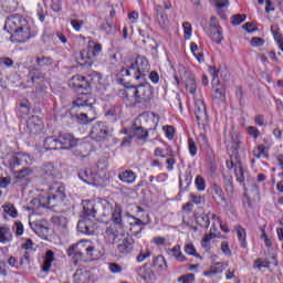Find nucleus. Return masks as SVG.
<instances>
[{"instance_id":"obj_25","label":"nucleus","mask_w":283,"mask_h":283,"mask_svg":"<svg viewBox=\"0 0 283 283\" xmlns=\"http://www.w3.org/2000/svg\"><path fill=\"white\" fill-rule=\"evenodd\" d=\"M252 156L256 160H269L271 156L269 155V147L264 144H259L252 149Z\"/></svg>"},{"instance_id":"obj_21","label":"nucleus","mask_w":283,"mask_h":283,"mask_svg":"<svg viewBox=\"0 0 283 283\" xmlns=\"http://www.w3.org/2000/svg\"><path fill=\"white\" fill-rule=\"evenodd\" d=\"M75 62L82 67H92L94 60L87 50H82L78 53H75Z\"/></svg>"},{"instance_id":"obj_38","label":"nucleus","mask_w":283,"mask_h":283,"mask_svg":"<svg viewBox=\"0 0 283 283\" xmlns=\"http://www.w3.org/2000/svg\"><path fill=\"white\" fill-rule=\"evenodd\" d=\"M196 222L202 229H209V227H211L209 212L208 213H201L198 217H196Z\"/></svg>"},{"instance_id":"obj_29","label":"nucleus","mask_w":283,"mask_h":283,"mask_svg":"<svg viewBox=\"0 0 283 283\" xmlns=\"http://www.w3.org/2000/svg\"><path fill=\"white\" fill-rule=\"evenodd\" d=\"M117 178L118 180H120V182H124L125 185H134V182H136L138 178V175H136L134 170H124L118 174Z\"/></svg>"},{"instance_id":"obj_51","label":"nucleus","mask_w":283,"mask_h":283,"mask_svg":"<svg viewBox=\"0 0 283 283\" xmlns=\"http://www.w3.org/2000/svg\"><path fill=\"white\" fill-rule=\"evenodd\" d=\"M188 151L192 158H196L198 155V146L196 145V140L193 138H188Z\"/></svg>"},{"instance_id":"obj_22","label":"nucleus","mask_w":283,"mask_h":283,"mask_svg":"<svg viewBox=\"0 0 283 283\" xmlns=\"http://www.w3.org/2000/svg\"><path fill=\"white\" fill-rule=\"evenodd\" d=\"M45 81V73L41 71L39 67H33L29 70V73L27 75V82L32 83L34 85L35 83H43Z\"/></svg>"},{"instance_id":"obj_34","label":"nucleus","mask_w":283,"mask_h":283,"mask_svg":"<svg viewBox=\"0 0 283 283\" xmlns=\"http://www.w3.org/2000/svg\"><path fill=\"white\" fill-rule=\"evenodd\" d=\"M35 64L38 65V67H52V65H54V59L52 56H45V55H41V56H35Z\"/></svg>"},{"instance_id":"obj_62","label":"nucleus","mask_w":283,"mask_h":283,"mask_svg":"<svg viewBox=\"0 0 283 283\" xmlns=\"http://www.w3.org/2000/svg\"><path fill=\"white\" fill-rule=\"evenodd\" d=\"M247 21V14H235L232 17L231 23L232 25H241Z\"/></svg>"},{"instance_id":"obj_3","label":"nucleus","mask_w":283,"mask_h":283,"mask_svg":"<svg viewBox=\"0 0 283 283\" xmlns=\"http://www.w3.org/2000/svg\"><path fill=\"white\" fill-rule=\"evenodd\" d=\"M151 70L149 60L138 55L135 62L126 69H120L117 74V81L122 85H129V81H145L148 72Z\"/></svg>"},{"instance_id":"obj_63","label":"nucleus","mask_w":283,"mask_h":283,"mask_svg":"<svg viewBox=\"0 0 283 283\" xmlns=\"http://www.w3.org/2000/svg\"><path fill=\"white\" fill-rule=\"evenodd\" d=\"M247 132H248L249 136H251V138H253L254 140H258V138H260V129H258V127L248 126Z\"/></svg>"},{"instance_id":"obj_2","label":"nucleus","mask_w":283,"mask_h":283,"mask_svg":"<svg viewBox=\"0 0 283 283\" xmlns=\"http://www.w3.org/2000/svg\"><path fill=\"white\" fill-rule=\"evenodd\" d=\"M4 30L11 34L12 43H28L32 39L30 22L22 14L15 13L7 18Z\"/></svg>"},{"instance_id":"obj_19","label":"nucleus","mask_w":283,"mask_h":283,"mask_svg":"<svg viewBox=\"0 0 283 283\" xmlns=\"http://www.w3.org/2000/svg\"><path fill=\"white\" fill-rule=\"evenodd\" d=\"M107 134V126L103 122H97L91 129V136L98 142L104 140Z\"/></svg>"},{"instance_id":"obj_54","label":"nucleus","mask_w":283,"mask_h":283,"mask_svg":"<svg viewBox=\"0 0 283 283\" xmlns=\"http://www.w3.org/2000/svg\"><path fill=\"white\" fill-rule=\"evenodd\" d=\"M177 282L179 283H195L196 282V274L188 273L184 274L180 277L177 279Z\"/></svg>"},{"instance_id":"obj_43","label":"nucleus","mask_w":283,"mask_h":283,"mask_svg":"<svg viewBox=\"0 0 283 283\" xmlns=\"http://www.w3.org/2000/svg\"><path fill=\"white\" fill-rule=\"evenodd\" d=\"M2 209L7 216H10V218H18L19 211L17 210V207H14L13 203H6L2 206Z\"/></svg>"},{"instance_id":"obj_32","label":"nucleus","mask_w":283,"mask_h":283,"mask_svg":"<svg viewBox=\"0 0 283 283\" xmlns=\"http://www.w3.org/2000/svg\"><path fill=\"white\" fill-rule=\"evenodd\" d=\"M120 235H118V230H116L115 227H108L105 231V240L109 242V244H115L118 242V239Z\"/></svg>"},{"instance_id":"obj_56","label":"nucleus","mask_w":283,"mask_h":283,"mask_svg":"<svg viewBox=\"0 0 283 283\" xmlns=\"http://www.w3.org/2000/svg\"><path fill=\"white\" fill-rule=\"evenodd\" d=\"M86 250V255L90 256L91 260H98V258H101V252L96 250L94 245H91Z\"/></svg>"},{"instance_id":"obj_42","label":"nucleus","mask_w":283,"mask_h":283,"mask_svg":"<svg viewBox=\"0 0 283 283\" xmlns=\"http://www.w3.org/2000/svg\"><path fill=\"white\" fill-rule=\"evenodd\" d=\"M219 273H222V263L211 265L210 270L206 271L203 275L206 277H214V275H219Z\"/></svg>"},{"instance_id":"obj_60","label":"nucleus","mask_w":283,"mask_h":283,"mask_svg":"<svg viewBox=\"0 0 283 283\" xmlns=\"http://www.w3.org/2000/svg\"><path fill=\"white\" fill-rule=\"evenodd\" d=\"M84 25H85V21L83 20H78V19L71 20V27L75 32H81Z\"/></svg>"},{"instance_id":"obj_26","label":"nucleus","mask_w":283,"mask_h":283,"mask_svg":"<svg viewBox=\"0 0 283 283\" xmlns=\"http://www.w3.org/2000/svg\"><path fill=\"white\" fill-rule=\"evenodd\" d=\"M42 174H43L44 180L52 181L59 178V171L56 170V168L54 167V164L52 163H48L43 165Z\"/></svg>"},{"instance_id":"obj_15","label":"nucleus","mask_w":283,"mask_h":283,"mask_svg":"<svg viewBox=\"0 0 283 283\" xmlns=\"http://www.w3.org/2000/svg\"><path fill=\"white\" fill-rule=\"evenodd\" d=\"M61 149H74L78 145V138H75L71 133L60 134L57 136Z\"/></svg>"},{"instance_id":"obj_47","label":"nucleus","mask_w":283,"mask_h":283,"mask_svg":"<svg viewBox=\"0 0 283 283\" xmlns=\"http://www.w3.org/2000/svg\"><path fill=\"white\" fill-rule=\"evenodd\" d=\"M163 132L168 140H174L176 137V128L171 125L163 126Z\"/></svg>"},{"instance_id":"obj_8","label":"nucleus","mask_w":283,"mask_h":283,"mask_svg":"<svg viewBox=\"0 0 283 283\" xmlns=\"http://www.w3.org/2000/svg\"><path fill=\"white\" fill-rule=\"evenodd\" d=\"M195 116L199 129H207L209 125V115L207 114V105L205 104V101H195Z\"/></svg>"},{"instance_id":"obj_23","label":"nucleus","mask_w":283,"mask_h":283,"mask_svg":"<svg viewBox=\"0 0 283 283\" xmlns=\"http://www.w3.org/2000/svg\"><path fill=\"white\" fill-rule=\"evenodd\" d=\"M166 255H168L170 260H176L177 262H187V256L182 254L180 244H176L172 248H168L166 250Z\"/></svg>"},{"instance_id":"obj_31","label":"nucleus","mask_w":283,"mask_h":283,"mask_svg":"<svg viewBox=\"0 0 283 283\" xmlns=\"http://www.w3.org/2000/svg\"><path fill=\"white\" fill-rule=\"evenodd\" d=\"M43 147L46 151H56L61 150L59 137L56 136H49L44 139Z\"/></svg>"},{"instance_id":"obj_7","label":"nucleus","mask_w":283,"mask_h":283,"mask_svg":"<svg viewBox=\"0 0 283 283\" xmlns=\"http://www.w3.org/2000/svg\"><path fill=\"white\" fill-rule=\"evenodd\" d=\"M206 34L211 39L213 43L220 45L224 41V33L218 18H210L209 27L206 29Z\"/></svg>"},{"instance_id":"obj_61","label":"nucleus","mask_w":283,"mask_h":283,"mask_svg":"<svg viewBox=\"0 0 283 283\" xmlns=\"http://www.w3.org/2000/svg\"><path fill=\"white\" fill-rule=\"evenodd\" d=\"M13 231L15 235L20 238V235H23V233L25 232V228L23 227V223L21 221H15L13 224Z\"/></svg>"},{"instance_id":"obj_41","label":"nucleus","mask_w":283,"mask_h":283,"mask_svg":"<svg viewBox=\"0 0 283 283\" xmlns=\"http://www.w3.org/2000/svg\"><path fill=\"white\" fill-rule=\"evenodd\" d=\"M151 258V250L149 248L140 249L139 253L136 256L137 264H143L146 260Z\"/></svg>"},{"instance_id":"obj_16","label":"nucleus","mask_w":283,"mask_h":283,"mask_svg":"<svg viewBox=\"0 0 283 283\" xmlns=\"http://www.w3.org/2000/svg\"><path fill=\"white\" fill-rule=\"evenodd\" d=\"M210 193L212 196V200L220 205L223 202L227 208H229V200H227V197L224 196V190H222V187L218 184H212L210 187Z\"/></svg>"},{"instance_id":"obj_20","label":"nucleus","mask_w":283,"mask_h":283,"mask_svg":"<svg viewBox=\"0 0 283 283\" xmlns=\"http://www.w3.org/2000/svg\"><path fill=\"white\" fill-rule=\"evenodd\" d=\"M84 216L97 218L98 216V200H85L82 202Z\"/></svg>"},{"instance_id":"obj_40","label":"nucleus","mask_w":283,"mask_h":283,"mask_svg":"<svg viewBox=\"0 0 283 283\" xmlns=\"http://www.w3.org/2000/svg\"><path fill=\"white\" fill-rule=\"evenodd\" d=\"M73 281L74 283H87L88 276H87V271L83 269H78L75 271L73 274Z\"/></svg>"},{"instance_id":"obj_52","label":"nucleus","mask_w":283,"mask_h":283,"mask_svg":"<svg viewBox=\"0 0 283 283\" xmlns=\"http://www.w3.org/2000/svg\"><path fill=\"white\" fill-rule=\"evenodd\" d=\"M271 266V262L259 258L254 261L253 269H269Z\"/></svg>"},{"instance_id":"obj_14","label":"nucleus","mask_w":283,"mask_h":283,"mask_svg":"<svg viewBox=\"0 0 283 283\" xmlns=\"http://www.w3.org/2000/svg\"><path fill=\"white\" fill-rule=\"evenodd\" d=\"M44 129L43 119L39 116H31L27 120V133L30 136H36V134H41Z\"/></svg>"},{"instance_id":"obj_58","label":"nucleus","mask_w":283,"mask_h":283,"mask_svg":"<svg viewBox=\"0 0 283 283\" xmlns=\"http://www.w3.org/2000/svg\"><path fill=\"white\" fill-rule=\"evenodd\" d=\"M108 271L113 273V275H119V273H123V265L118 263H108Z\"/></svg>"},{"instance_id":"obj_30","label":"nucleus","mask_w":283,"mask_h":283,"mask_svg":"<svg viewBox=\"0 0 283 283\" xmlns=\"http://www.w3.org/2000/svg\"><path fill=\"white\" fill-rule=\"evenodd\" d=\"M90 247H92V242H90V240H82L70 247L67 255H72V251H78L82 254L87 253V249H90Z\"/></svg>"},{"instance_id":"obj_49","label":"nucleus","mask_w":283,"mask_h":283,"mask_svg":"<svg viewBox=\"0 0 283 283\" xmlns=\"http://www.w3.org/2000/svg\"><path fill=\"white\" fill-rule=\"evenodd\" d=\"M182 29H184V39L186 41H189L191 39V34H193V27H191L190 22H184Z\"/></svg>"},{"instance_id":"obj_24","label":"nucleus","mask_w":283,"mask_h":283,"mask_svg":"<svg viewBox=\"0 0 283 283\" xmlns=\"http://www.w3.org/2000/svg\"><path fill=\"white\" fill-rule=\"evenodd\" d=\"M157 11V23L161 30H167L169 28V14L163 9V6L156 7Z\"/></svg>"},{"instance_id":"obj_39","label":"nucleus","mask_w":283,"mask_h":283,"mask_svg":"<svg viewBox=\"0 0 283 283\" xmlns=\"http://www.w3.org/2000/svg\"><path fill=\"white\" fill-rule=\"evenodd\" d=\"M213 92H214V98L217 101H221V103H224L227 101V88H224L223 85H217L213 86Z\"/></svg>"},{"instance_id":"obj_64","label":"nucleus","mask_w":283,"mask_h":283,"mask_svg":"<svg viewBox=\"0 0 283 283\" xmlns=\"http://www.w3.org/2000/svg\"><path fill=\"white\" fill-rule=\"evenodd\" d=\"M28 114H30V106H28V104L20 103L18 116H20V118H23V117L28 116Z\"/></svg>"},{"instance_id":"obj_55","label":"nucleus","mask_w":283,"mask_h":283,"mask_svg":"<svg viewBox=\"0 0 283 283\" xmlns=\"http://www.w3.org/2000/svg\"><path fill=\"white\" fill-rule=\"evenodd\" d=\"M234 176L237 178V182H244V169L241 165L234 167Z\"/></svg>"},{"instance_id":"obj_27","label":"nucleus","mask_w":283,"mask_h":283,"mask_svg":"<svg viewBox=\"0 0 283 283\" xmlns=\"http://www.w3.org/2000/svg\"><path fill=\"white\" fill-rule=\"evenodd\" d=\"M86 52H88L90 56H92V59L94 60L96 59V56H101V54L103 53V44L95 42L94 40H92V38H88Z\"/></svg>"},{"instance_id":"obj_35","label":"nucleus","mask_w":283,"mask_h":283,"mask_svg":"<svg viewBox=\"0 0 283 283\" xmlns=\"http://www.w3.org/2000/svg\"><path fill=\"white\" fill-rule=\"evenodd\" d=\"M190 52L193 54L195 59H197L199 63H205V53L196 42L190 43Z\"/></svg>"},{"instance_id":"obj_10","label":"nucleus","mask_w":283,"mask_h":283,"mask_svg":"<svg viewBox=\"0 0 283 283\" xmlns=\"http://www.w3.org/2000/svg\"><path fill=\"white\" fill-rule=\"evenodd\" d=\"M136 273L144 283H156L158 281V272L151 266V262H146L137 268Z\"/></svg>"},{"instance_id":"obj_37","label":"nucleus","mask_w":283,"mask_h":283,"mask_svg":"<svg viewBox=\"0 0 283 283\" xmlns=\"http://www.w3.org/2000/svg\"><path fill=\"white\" fill-rule=\"evenodd\" d=\"M12 240V231L8 227H0V244H8Z\"/></svg>"},{"instance_id":"obj_50","label":"nucleus","mask_w":283,"mask_h":283,"mask_svg":"<svg viewBox=\"0 0 283 283\" xmlns=\"http://www.w3.org/2000/svg\"><path fill=\"white\" fill-rule=\"evenodd\" d=\"M195 187H196L197 191H205V189H207V181H205L203 176L199 175L196 177Z\"/></svg>"},{"instance_id":"obj_57","label":"nucleus","mask_w":283,"mask_h":283,"mask_svg":"<svg viewBox=\"0 0 283 283\" xmlns=\"http://www.w3.org/2000/svg\"><path fill=\"white\" fill-rule=\"evenodd\" d=\"M71 256L74 266H78V263L83 260V252H78L77 250L71 251Z\"/></svg>"},{"instance_id":"obj_44","label":"nucleus","mask_w":283,"mask_h":283,"mask_svg":"<svg viewBox=\"0 0 283 283\" xmlns=\"http://www.w3.org/2000/svg\"><path fill=\"white\" fill-rule=\"evenodd\" d=\"M216 238H218L216 232H209L205 234L203 239L201 240V247L203 249H209V247H211V240H216Z\"/></svg>"},{"instance_id":"obj_4","label":"nucleus","mask_w":283,"mask_h":283,"mask_svg":"<svg viewBox=\"0 0 283 283\" xmlns=\"http://www.w3.org/2000/svg\"><path fill=\"white\" fill-rule=\"evenodd\" d=\"M63 200H65V186L54 181L49 187V196H40L32 199L31 207L33 211H39V209H54L59 207Z\"/></svg>"},{"instance_id":"obj_33","label":"nucleus","mask_w":283,"mask_h":283,"mask_svg":"<svg viewBox=\"0 0 283 283\" xmlns=\"http://www.w3.org/2000/svg\"><path fill=\"white\" fill-rule=\"evenodd\" d=\"M235 231L241 249H247L249 247V242H247V230L242 226H237Z\"/></svg>"},{"instance_id":"obj_5","label":"nucleus","mask_w":283,"mask_h":283,"mask_svg":"<svg viewBox=\"0 0 283 283\" xmlns=\"http://www.w3.org/2000/svg\"><path fill=\"white\" fill-rule=\"evenodd\" d=\"M97 218L101 219V222L107 224L111 220L114 224H123V207L115 203V207L107 199L97 200Z\"/></svg>"},{"instance_id":"obj_18","label":"nucleus","mask_w":283,"mask_h":283,"mask_svg":"<svg viewBox=\"0 0 283 283\" xmlns=\"http://www.w3.org/2000/svg\"><path fill=\"white\" fill-rule=\"evenodd\" d=\"M77 231L84 235H94L96 233V223L91 219L80 220L77 222Z\"/></svg>"},{"instance_id":"obj_17","label":"nucleus","mask_w":283,"mask_h":283,"mask_svg":"<svg viewBox=\"0 0 283 283\" xmlns=\"http://www.w3.org/2000/svg\"><path fill=\"white\" fill-rule=\"evenodd\" d=\"M150 265L157 273H167L169 271V263H167V259L163 254L153 256Z\"/></svg>"},{"instance_id":"obj_11","label":"nucleus","mask_w":283,"mask_h":283,"mask_svg":"<svg viewBox=\"0 0 283 283\" xmlns=\"http://www.w3.org/2000/svg\"><path fill=\"white\" fill-rule=\"evenodd\" d=\"M30 165H34V157L25 153H13L9 159V169L30 167Z\"/></svg>"},{"instance_id":"obj_13","label":"nucleus","mask_w":283,"mask_h":283,"mask_svg":"<svg viewBox=\"0 0 283 283\" xmlns=\"http://www.w3.org/2000/svg\"><path fill=\"white\" fill-rule=\"evenodd\" d=\"M91 76H84L81 74L73 75L69 81V87L74 90V92H78V90H90L92 84L90 83Z\"/></svg>"},{"instance_id":"obj_53","label":"nucleus","mask_w":283,"mask_h":283,"mask_svg":"<svg viewBox=\"0 0 283 283\" xmlns=\"http://www.w3.org/2000/svg\"><path fill=\"white\" fill-rule=\"evenodd\" d=\"M198 86L196 85V80L195 78H189L186 82V90L191 94L192 96L196 95Z\"/></svg>"},{"instance_id":"obj_46","label":"nucleus","mask_w":283,"mask_h":283,"mask_svg":"<svg viewBox=\"0 0 283 283\" xmlns=\"http://www.w3.org/2000/svg\"><path fill=\"white\" fill-rule=\"evenodd\" d=\"M120 114H123V108L120 106H112L108 111H106V116H111L117 120L120 118Z\"/></svg>"},{"instance_id":"obj_36","label":"nucleus","mask_w":283,"mask_h":283,"mask_svg":"<svg viewBox=\"0 0 283 283\" xmlns=\"http://www.w3.org/2000/svg\"><path fill=\"white\" fill-rule=\"evenodd\" d=\"M52 224L57 227V229H67V218L63 214H55L51 218Z\"/></svg>"},{"instance_id":"obj_12","label":"nucleus","mask_w":283,"mask_h":283,"mask_svg":"<svg viewBox=\"0 0 283 283\" xmlns=\"http://www.w3.org/2000/svg\"><path fill=\"white\" fill-rule=\"evenodd\" d=\"M94 105H96V97L92 93H80L73 101V107H87L91 114H96Z\"/></svg>"},{"instance_id":"obj_59","label":"nucleus","mask_w":283,"mask_h":283,"mask_svg":"<svg viewBox=\"0 0 283 283\" xmlns=\"http://www.w3.org/2000/svg\"><path fill=\"white\" fill-rule=\"evenodd\" d=\"M78 178L86 185H92V175L87 170H81L78 172Z\"/></svg>"},{"instance_id":"obj_6","label":"nucleus","mask_w":283,"mask_h":283,"mask_svg":"<svg viewBox=\"0 0 283 283\" xmlns=\"http://www.w3.org/2000/svg\"><path fill=\"white\" fill-rule=\"evenodd\" d=\"M150 120L154 123V127L150 126L148 129H145L140 123V117H136L130 126V138H124L123 145H129V143H132V138H136L139 143H142V145H145L149 138V132H151V129L156 130L158 127L160 116L153 114V118H150Z\"/></svg>"},{"instance_id":"obj_1","label":"nucleus","mask_w":283,"mask_h":283,"mask_svg":"<svg viewBox=\"0 0 283 283\" xmlns=\"http://www.w3.org/2000/svg\"><path fill=\"white\" fill-rule=\"evenodd\" d=\"M117 95L123 98L126 105H145L151 103V98H154V86L149 82L139 85L124 84Z\"/></svg>"},{"instance_id":"obj_9","label":"nucleus","mask_w":283,"mask_h":283,"mask_svg":"<svg viewBox=\"0 0 283 283\" xmlns=\"http://www.w3.org/2000/svg\"><path fill=\"white\" fill-rule=\"evenodd\" d=\"M115 244L116 253L122 258H125L134 253V244H136V241L130 235H120Z\"/></svg>"},{"instance_id":"obj_48","label":"nucleus","mask_w":283,"mask_h":283,"mask_svg":"<svg viewBox=\"0 0 283 283\" xmlns=\"http://www.w3.org/2000/svg\"><path fill=\"white\" fill-rule=\"evenodd\" d=\"M184 251L186 255H192V258H201L200 254H198L196 245H193V243H186Z\"/></svg>"},{"instance_id":"obj_28","label":"nucleus","mask_w":283,"mask_h":283,"mask_svg":"<svg viewBox=\"0 0 283 283\" xmlns=\"http://www.w3.org/2000/svg\"><path fill=\"white\" fill-rule=\"evenodd\" d=\"M54 251L48 250L43 256V262L41 264L42 273H50L52 271V262H54Z\"/></svg>"},{"instance_id":"obj_45","label":"nucleus","mask_w":283,"mask_h":283,"mask_svg":"<svg viewBox=\"0 0 283 283\" xmlns=\"http://www.w3.org/2000/svg\"><path fill=\"white\" fill-rule=\"evenodd\" d=\"M153 243L156 247H171V241L169 240V238L165 237H154Z\"/></svg>"}]
</instances>
